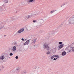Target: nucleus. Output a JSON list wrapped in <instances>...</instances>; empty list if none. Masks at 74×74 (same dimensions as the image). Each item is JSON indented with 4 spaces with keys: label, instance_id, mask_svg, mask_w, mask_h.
<instances>
[{
    "label": "nucleus",
    "instance_id": "26",
    "mask_svg": "<svg viewBox=\"0 0 74 74\" xmlns=\"http://www.w3.org/2000/svg\"><path fill=\"white\" fill-rule=\"evenodd\" d=\"M33 22H34V23H35V22H37V21L35 20H34L33 21Z\"/></svg>",
    "mask_w": 74,
    "mask_h": 74
},
{
    "label": "nucleus",
    "instance_id": "39",
    "mask_svg": "<svg viewBox=\"0 0 74 74\" xmlns=\"http://www.w3.org/2000/svg\"><path fill=\"white\" fill-rule=\"evenodd\" d=\"M16 13H17V12H17V11L16 10Z\"/></svg>",
    "mask_w": 74,
    "mask_h": 74
},
{
    "label": "nucleus",
    "instance_id": "5",
    "mask_svg": "<svg viewBox=\"0 0 74 74\" xmlns=\"http://www.w3.org/2000/svg\"><path fill=\"white\" fill-rule=\"evenodd\" d=\"M19 71H20V67L19 66L17 67L16 68V70L15 71L16 73H17V74L19 73Z\"/></svg>",
    "mask_w": 74,
    "mask_h": 74
},
{
    "label": "nucleus",
    "instance_id": "45",
    "mask_svg": "<svg viewBox=\"0 0 74 74\" xmlns=\"http://www.w3.org/2000/svg\"><path fill=\"white\" fill-rule=\"evenodd\" d=\"M26 40V39H25V40Z\"/></svg>",
    "mask_w": 74,
    "mask_h": 74
},
{
    "label": "nucleus",
    "instance_id": "44",
    "mask_svg": "<svg viewBox=\"0 0 74 74\" xmlns=\"http://www.w3.org/2000/svg\"><path fill=\"white\" fill-rule=\"evenodd\" d=\"M7 29H8V28H7Z\"/></svg>",
    "mask_w": 74,
    "mask_h": 74
},
{
    "label": "nucleus",
    "instance_id": "15",
    "mask_svg": "<svg viewBox=\"0 0 74 74\" xmlns=\"http://www.w3.org/2000/svg\"><path fill=\"white\" fill-rule=\"evenodd\" d=\"M63 23H62V24L59 26L58 28H60V27H62L63 26Z\"/></svg>",
    "mask_w": 74,
    "mask_h": 74
},
{
    "label": "nucleus",
    "instance_id": "18",
    "mask_svg": "<svg viewBox=\"0 0 74 74\" xmlns=\"http://www.w3.org/2000/svg\"><path fill=\"white\" fill-rule=\"evenodd\" d=\"M18 18L16 17V18H12V21H13V20H15V19H18Z\"/></svg>",
    "mask_w": 74,
    "mask_h": 74
},
{
    "label": "nucleus",
    "instance_id": "10",
    "mask_svg": "<svg viewBox=\"0 0 74 74\" xmlns=\"http://www.w3.org/2000/svg\"><path fill=\"white\" fill-rule=\"evenodd\" d=\"M35 42H36V39H33L32 40V42H31V43L32 44H34V43H35Z\"/></svg>",
    "mask_w": 74,
    "mask_h": 74
},
{
    "label": "nucleus",
    "instance_id": "19",
    "mask_svg": "<svg viewBox=\"0 0 74 74\" xmlns=\"http://www.w3.org/2000/svg\"><path fill=\"white\" fill-rule=\"evenodd\" d=\"M4 27V25H1L0 26V29H3Z\"/></svg>",
    "mask_w": 74,
    "mask_h": 74
},
{
    "label": "nucleus",
    "instance_id": "27",
    "mask_svg": "<svg viewBox=\"0 0 74 74\" xmlns=\"http://www.w3.org/2000/svg\"><path fill=\"white\" fill-rule=\"evenodd\" d=\"M53 58H54V57L53 56V55L51 57V59H53Z\"/></svg>",
    "mask_w": 74,
    "mask_h": 74
},
{
    "label": "nucleus",
    "instance_id": "14",
    "mask_svg": "<svg viewBox=\"0 0 74 74\" xmlns=\"http://www.w3.org/2000/svg\"><path fill=\"white\" fill-rule=\"evenodd\" d=\"M53 56H54V58L55 57H56L57 58H60V57L59 56H58V55H53Z\"/></svg>",
    "mask_w": 74,
    "mask_h": 74
},
{
    "label": "nucleus",
    "instance_id": "36",
    "mask_svg": "<svg viewBox=\"0 0 74 74\" xmlns=\"http://www.w3.org/2000/svg\"><path fill=\"white\" fill-rule=\"evenodd\" d=\"M7 36V35H4V37H6Z\"/></svg>",
    "mask_w": 74,
    "mask_h": 74
},
{
    "label": "nucleus",
    "instance_id": "34",
    "mask_svg": "<svg viewBox=\"0 0 74 74\" xmlns=\"http://www.w3.org/2000/svg\"><path fill=\"white\" fill-rule=\"evenodd\" d=\"M16 34H17V35H18V32H17V33L15 34V35H16Z\"/></svg>",
    "mask_w": 74,
    "mask_h": 74
},
{
    "label": "nucleus",
    "instance_id": "23",
    "mask_svg": "<svg viewBox=\"0 0 74 74\" xmlns=\"http://www.w3.org/2000/svg\"><path fill=\"white\" fill-rule=\"evenodd\" d=\"M27 2V3L28 4H29V3H30V0H28Z\"/></svg>",
    "mask_w": 74,
    "mask_h": 74
},
{
    "label": "nucleus",
    "instance_id": "1",
    "mask_svg": "<svg viewBox=\"0 0 74 74\" xmlns=\"http://www.w3.org/2000/svg\"><path fill=\"white\" fill-rule=\"evenodd\" d=\"M74 24V15L70 17L69 21V25H71V24Z\"/></svg>",
    "mask_w": 74,
    "mask_h": 74
},
{
    "label": "nucleus",
    "instance_id": "20",
    "mask_svg": "<svg viewBox=\"0 0 74 74\" xmlns=\"http://www.w3.org/2000/svg\"><path fill=\"white\" fill-rule=\"evenodd\" d=\"M20 74H26V72L23 71Z\"/></svg>",
    "mask_w": 74,
    "mask_h": 74
},
{
    "label": "nucleus",
    "instance_id": "9",
    "mask_svg": "<svg viewBox=\"0 0 74 74\" xmlns=\"http://www.w3.org/2000/svg\"><path fill=\"white\" fill-rule=\"evenodd\" d=\"M63 46H64V44H62L61 45H60L58 47L60 49H61V48H62L63 47Z\"/></svg>",
    "mask_w": 74,
    "mask_h": 74
},
{
    "label": "nucleus",
    "instance_id": "28",
    "mask_svg": "<svg viewBox=\"0 0 74 74\" xmlns=\"http://www.w3.org/2000/svg\"><path fill=\"white\" fill-rule=\"evenodd\" d=\"M30 18H31L30 17V15H29L27 17V19H29Z\"/></svg>",
    "mask_w": 74,
    "mask_h": 74
},
{
    "label": "nucleus",
    "instance_id": "37",
    "mask_svg": "<svg viewBox=\"0 0 74 74\" xmlns=\"http://www.w3.org/2000/svg\"><path fill=\"white\" fill-rule=\"evenodd\" d=\"M63 5V4H62V5H61L60 7H62V6Z\"/></svg>",
    "mask_w": 74,
    "mask_h": 74
},
{
    "label": "nucleus",
    "instance_id": "29",
    "mask_svg": "<svg viewBox=\"0 0 74 74\" xmlns=\"http://www.w3.org/2000/svg\"><path fill=\"white\" fill-rule=\"evenodd\" d=\"M14 45H17V43H16V42H14Z\"/></svg>",
    "mask_w": 74,
    "mask_h": 74
},
{
    "label": "nucleus",
    "instance_id": "25",
    "mask_svg": "<svg viewBox=\"0 0 74 74\" xmlns=\"http://www.w3.org/2000/svg\"><path fill=\"white\" fill-rule=\"evenodd\" d=\"M46 54H47V55H49V54H50V52L49 51H48L47 52Z\"/></svg>",
    "mask_w": 74,
    "mask_h": 74
},
{
    "label": "nucleus",
    "instance_id": "7",
    "mask_svg": "<svg viewBox=\"0 0 74 74\" xmlns=\"http://www.w3.org/2000/svg\"><path fill=\"white\" fill-rule=\"evenodd\" d=\"M29 42H30V40H27L25 42L24 44V45H28L29 44Z\"/></svg>",
    "mask_w": 74,
    "mask_h": 74
},
{
    "label": "nucleus",
    "instance_id": "31",
    "mask_svg": "<svg viewBox=\"0 0 74 74\" xmlns=\"http://www.w3.org/2000/svg\"><path fill=\"white\" fill-rule=\"evenodd\" d=\"M67 4V2L64 3L63 4H62V5H66V4Z\"/></svg>",
    "mask_w": 74,
    "mask_h": 74
},
{
    "label": "nucleus",
    "instance_id": "22",
    "mask_svg": "<svg viewBox=\"0 0 74 74\" xmlns=\"http://www.w3.org/2000/svg\"><path fill=\"white\" fill-rule=\"evenodd\" d=\"M8 1V0H5V3H7Z\"/></svg>",
    "mask_w": 74,
    "mask_h": 74
},
{
    "label": "nucleus",
    "instance_id": "12",
    "mask_svg": "<svg viewBox=\"0 0 74 74\" xmlns=\"http://www.w3.org/2000/svg\"><path fill=\"white\" fill-rule=\"evenodd\" d=\"M56 49H54L51 52L52 53H55L56 52Z\"/></svg>",
    "mask_w": 74,
    "mask_h": 74
},
{
    "label": "nucleus",
    "instance_id": "16",
    "mask_svg": "<svg viewBox=\"0 0 74 74\" xmlns=\"http://www.w3.org/2000/svg\"><path fill=\"white\" fill-rule=\"evenodd\" d=\"M55 11H56V10H53V11L50 12V13L51 14H52V13H53V12H55Z\"/></svg>",
    "mask_w": 74,
    "mask_h": 74
},
{
    "label": "nucleus",
    "instance_id": "42",
    "mask_svg": "<svg viewBox=\"0 0 74 74\" xmlns=\"http://www.w3.org/2000/svg\"><path fill=\"white\" fill-rule=\"evenodd\" d=\"M73 1H74V0H72Z\"/></svg>",
    "mask_w": 74,
    "mask_h": 74
},
{
    "label": "nucleus",
    "instance_id": "43",
    "mask_svg": "<svg viewBox=\"0 0 74 74\" xmlns=\"http://www.w3.org/2000/svg\"><path fill=\"white\" fill-rule=\"evenodd\" d=\"M41 20H42V21H44V20H43L42 19H41Z\"/></svg>",
    "mask_w": 74,
    "mask_h": 74
},
{
    "label": "nucleus",
    "instance_id": "38",
    "mask_svg": "<svg viewBox=\"0 0 74 74\" xmlns=\"http://www.w3.org/2000/svg\"><path fill=\"white\" fill-rule=\"evenodd\" d=\"M1 70V69L0 68V71Z\"/></svg>",
    "mask_w": 74,
    "mask_h": 74
},
{
    "label": "nucleus",
    "instance_id": "11",
    "mask_svg": "<svg viewBox=\"0 0 74 74\" xmlns=\"http://www.w3.org/2000/svg\"><path fill=\"white\" fill-rule=\"evenodd\" d=\"M66 55V52L65 51L63 52L62 53V56H64V55Z\"/></svg>",
    "mask_w": 74,
    "mask_h": 74
},
{
    "label": "nucleus",
    "instance_id": "13",
    "mask_svg": "<svg viewBox=\"0 0 74 74\" xmlns=\"http://www.w3.org/2000/svg\"><path fill=\"white\" fill-rule=\"evenodd\" d=\"M16 50V46L13 47L12 49V50L13 51H15V50Z\"/></svg>",
    "mask_w": 74,
    "mask_h": 74
},
{
    "label": "nucleus",
    "instance_id": "21",
    "mask_svg": "<svg viewBox=\"0 0 74 74\" xmlns=\"http://www.w3.org/2000/svg\"><path fill=\"white\" fill-rule=\"evenodd\" d=\"M63 43V42H58V44H59V45H61V44H62Z\"/></svg>",
    "mask_w": 74,
    "mask_h": 74
},
{
    "label": "nucleus",
    "instance_id": "24",
    "mask_svg": "<svg viewBox=\"0 0 74 74\" xmlns=\"http://www.w3.org/2000/svg\"><path fill=\"white\" fill-rule=\"evenodd\" d=\"M31 3L32 2H33V1L34 2H35V0H30Z\"/></svg>",
    "mask_w": 74,
    "mask_h": 74
},
{
    "label": "nucleus",
    "instance_id": "4",
    "mask_svg": "<svg viewBox=\"0 0 74 74\" xmlns=\"http://www.w3.org/2000/svg\"><path fill=\"white\" fill-rule=\"evenodd\" d=\"M48 44H47L46 43H45L44 44V45H43V48H44V49H46V48H48L47 49V51H49V46H48Z\"/></svg>",
    "mask_w": 74,
    "mask_h": 74
},
{
    "label": "nucleus",
    "instance_id": "30",
    "mask_svg": "<svg viewBox=\"0 0 74 74\" xmlns=\"http://www.w3.org/2000/svg\"><path fill=\"white\" fill-rule=\"evenodd\" d=\"M10 56H12L13 55V53H10Z\"/></svg>",
    "mask_w": 74,
    "mask_h": 74
},
{
    "label": "nucleus",
    "instance_id": "40",
    "mask_svg": "<svg viewBox=\"0 0 74 74\" xmlns=\"http://www.w3.org/2000/svg\"><path fill=\"white\" fill-rule=\"evenodd\" d=\"M10 50H12V49H10Z\"/></svg>",
    "mask_w": 74,
    "mask_h": 74
},
{
    "label": "nucleus",
    "instance_id": "17",
    "mask_svg": "<svg viewBox=\"0 0 74 74\" xmlns=\"http://www.w3.org/2000/svg\"><path fill=\"white\" fill-rule=\"evenodd\" d=\"M36 15V14H31V15H29V16H30V17H31H31H32V16H34V15Z\"/></svg>",
    "mask_w": 74,
    "mask_h": 74
},
{
    "label": "nucleus",
    "instance_id": "8",
    "mask_svg": "<svg viewBox=\"0 0 74 74\" xmlns=\"http://www.w3.org/2000/svg\"><path fill=\"white\" fill-rule=\"evenodd\" d=\"M24 31V29L22 28L21 29H20L18 31V33H22V32H23Z\"/></svg>",
    "mask_w": 74,
    "mask_h": 74
},
{
    "label": "nucleus",
    "instance_id": "41",
    "mask_svg": "<svg viewBox=\"0 0 74 74\" xmlns=\"http://www.w3.org/2000/svg\"><path fill=\"white\" fill-rule=\"evenodd\" d=\"M56 59H58V58H56Z\"/></svg>",
    "mask_w": 74,
    "mask_h": 74
},
{
    "label": "nucleus",
    "instance_id": "32",
    "mask_svg": "<svg viewBox=\"0 0 74 74\" xmlns=\"http://www.w3.org/2000/svg\"><path fill=\"white\" fill-rule=\"evenodd\" d=\"M15 58V59H18V56H16Z\"/></svg>",
    "mask_w": 74,
    "mask_h": 74
},
{
    "label": "nucleus",
    "instance_id": "3",
    "mask_svg": "<svg viewBox=\"0 0 74 74\" xmlns=\"http://www.w3.org/2000/svg\"><path fill=\"white\" fill-rule=\"evenodd\" d=\"M5 55L4 54V55H3V56H2L0 58V59H1V60H3L4 59H5L6 60H8V56L6 57Z\"/></svg>",
    "mask_w": 74,
    "mask_h": 74
},
{
    "label": "nucleus",
    "instance_id": "33",
    "mask_svg": "<svg viewBox=\"0 0 74 74\" xmlns=\"http://www.w3.org/2000/svg\"><path fill=\"white\" fill-rule=\"evenodd\" d=\"M21 40H22V41H25V40H24V39H23V38H22L21 39Z\"/></svg>",
    "mask_w": 74,
    "mask_h": 74
},
{
    "label": "nucleus",
    "instance_id": "2",
    "mask_svg": "<svg viewBox=\"0 0 74 74\" xmlns=\"http://www.w3.org/2000/svg\"><path fill=\"white\" fill-rule=\"evenodd\" d=\"M68 50H69V52H70L72 51L73 52H74V47L69 46L68 47Z\"/></svg>",
    "mask_w": 74,
    "mask_h": 74
},
{
    "label": "nucleus",
    "instance_id": "6",
    "mask_svg": "<svg viewBox=\"0 0 74 74\" xmlns=\"http://www.w3.org/2000/svg\"><path fill=\"white\" fill-rule=\"evenodd\" d=\"M49 35L50 36H53V35H54V32H50L49 33Z\"/></svg>",
    "mask_w": 74,
    "mask_h": 74
},
{
    "label": "nucleus",
    "instance_id": "35",
    "mask_svg": "<svg viewBox=\"0 0 74 74\" xmlns=\"http://www.w3.org/2000/svg\"><path fill=\"white\" fill-rule=\"evenodd\" d=\"M53 60H56V58H54L53 59Z\"/></svg>",
    "mask_w": 74,
    "mask_h": 74
}]
</instances>
